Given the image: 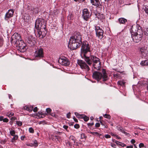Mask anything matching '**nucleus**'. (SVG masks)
Returning a JSON list of instances; mask_svg holds the SVG:
<instances>
[{
    "instance_id": "obj_1",
    "label": "nucleus",
    "mask_w": 148,
    "mask_h": 148,
    "mask_svg": "<svg viewBox=\"0 0 148 148\" xmlns=\"http://www.w3.org/2000/svg\"><path fill=\"white\" fill-rule=\"evenodd\" d=\"M131 36L133 41L136 43L140 42L142 37L143 32L140 27L138 25L132 26L131 28Z\"/></svg>"
},
{
    "instance_id": "obj_2",
    "label": "nucleus",
    "mask_w": 148,
    "mask_h": 148,
    "mask_svg": "<svg viewBox=\"0 0 148 148\" xmlns=\"http://www.w3.org/2000/svg\"><path fill=\"white\" fill-rule=\"evenodd\" d=\"M81 56L82 58L84 59L86 62L82 60H78L77 63L82 69L86 72H88L90 70L89 66H90L93 62L91 58V56L90 57L87 56L85 54L84 56L83 55Z\"/></svg>"
},
{
    "instance_id": "obj_3",
    "label": "nucleus",
    "mask_w": 148,
    "mask_h": 148,
    "mask_svg": "<svg viewBox=\"0 0 148 148\" xmlns=\"http://www.w3.org/2000/svg\"><path fill=\"white\" fill-rule=\"evenodd\" d=\"M93 78L99 81L101 79H102L103 81L107 80L108 78L105 70L102 69V72L95 71L93 73L92 75Z\"/></svg>"
},
{
    "instance_id": "obj_4",
    "label": "nucleus",
    "mask_w": 148,
    "mask_h": 148,
    "mask_svg": "<svg viewBox=\"0 0 148 148\" xmlns=\"http://www.w3.org/2000/svg\"><path fill=\"white\" fill-rule=\"evenodd\" d=\"M35 27L38 31L46 28V23L45 21L40 18L37 19L35 22Z\"/></svg>"
},
{
    "instance_id": "obj_5",
    "label": "nucleus",
    "mask_w": 148,
    "mask_h": 148,
    "mask_svg": "<svg viewBox=\"0 0 148 148\" xmlns=\"http://www.w3.org/2000/svg\"><path fill=\"white\" fill-rule=\"evenodd\" d=\"M81 55H83L84 56L86 55L88 52L90 51V45L87 41L83 42L81 49Z\"/></svg>"
},
{
    "instance_id": "obj_6",
    "label": "nucleus",
    "mask_w": 148,
    "mask_h": 148,
    "mask_svg": "<svg viewBox=\"0 0 148 148\" xmlns=\"http://www.w3.org/2000/svg\"><path fill=\"white\" fill-rule=\"evenodd\" d=\"M91 58L93 61V67L97 70H99L101 68V62L99 59L94 56H91Z\"/></svg>"
},
{
    "instance_id": "obj_7",
    "label": "nucleus",
    "mask_w": 148,
    "mask_h": 148,
    "mask_svg": "<svg viewBox=\"0 0 148 148\" xmlns=\"http://www.w3.org/2000/svg\"><path fill=\"white\" fill-rule=\"evenodd\" d=\"M70 41L74 42L81 44L82 43L81 36L79 33H77L74 36L70 38Z\"/></svg>"
},
{
    "instance_id": "obj_8",
    "label": "nucleus",
    "mask_w": 148,
    "mask_h": 148,
    "mask_svg": "<svg viewBox=\"0 0 148 148\" xmlns=\"http://www.w3.org/2000/svg\"><path fill=\"white\" fill-rule=\"evenodd\" d=\"M11 42L12 43L16 44L22 40L21 36L17 33H15L12 36Z\"/></svg>"
},
{
    "instance_id": "obj_9",
    "label": "nucleus",
    "mask_w": 148,
    "mask_h": 148,
    "mask_svg": "<svg viewBox=\"0 0 148 148\" xmlns=\"http://www.w3.org/2000/svg\"><path fill=\"white\" fill-rule=\"evenodd\" d=\"M35 57L40 59L44 57V53L43 49L41 48H38L34 53Z\"/></svg>"
},
{
    "instance_id": "obj_10",
    "label": "nucleus",
    "mask_w": 148,
    "mask_h": 148,
    "mask_svg": "<svg viewBox=\"0 0 148 148\" xmlns=\"http://www.w3.org/2000/svg\"><path fill=\"white\" fill-rule=\"evenodd\" d=\"M26 41L30 46H32L36 43V38L31 35H29L26 37Z\"/></svg>"
},
{
    "instance_id": "obj_11",
    "label": "nucleus",
    "mask_w": 148,
    "mask_h": 148,
    "mask_svg": "<svg viewBox=\"0 0 148 148\" xmlns=\"http://www.w3.org/2000/svg\"><path fill=\"white\" fill-rule=\"evenodd\" d=\"M95 28L97 36L99 39H101L103 36V31L99 26H95Z\"/></svg>"
},
{
    "instance_id": "obj_12",
    "label": "nucleus",
    "mask_w": 148,
    "mask_h": 148,
    "mask_svg": "<svg viewBox=\"0 0 148 148\" xmlns=\"http://www.w3.org/2000/svg\"><path fill=\"white\" fill-rule=\"evenodd\" d=\"M16 44L17 46L18 47L19 50L21 52H24L26 50V44L22 40Z\"/></svg>"
},
{
    "instance_id": "obj_13",
    "label": "nucleus",
    "mask_w": 148,
    "mask_h": 148,
    "mask_svg": "<svg viewBox=\"0 0 148 148\" xmlns=\"http://www.w3.org/2000/svg\"><path fill=\"white\" fill-rule=\"evenodd\" d=\"M81 44L78 43H77L69 41L68 46V47L71 50H75L77 48L79 47Z\"/></svg>"
},
{
    "instance_id": "obj_14",
    "label": "nucleus",
    "mask_w": 148,
    "mask_h": 148,
    "mask_svg": "<svg viewBox=\"0 0 148 148\" xmlns=\"http://www.w3.org/2000/svg\"><path fill=\"white\" fill-rule=\"evenodd\" d=\"M90 13L87 9H84L83 10L82 16L85 20L88 21L90 18Z\"/></svg>"
},
{
    "instance_id": "obj_15",
    "label": "nucleus",
    "mask_w": 148,
    "mask_h": 148,
    "mask_svg": "<svg viewBox=\"0 0 148 148\" xmlns=\"http://www.w3.org/2000/svg\"><path fill=\"white\" fill-rule=\"evenodd\" d=\"M59 63L64 66H67L70 64V62L66 58H60L58 60Z\"/></svg>"
},
{
    "instance_id": "obj_16",
    "label": "nucleus",
    "mask_w": 148,
    "mask_h": 148,
    "mask_svg": "<svg viewBox=\"0 0 148 148\" xmlns=\"http://www.w3.org/2000/svg\"><path fill=\"white\" fill-rule=\"evenodd\" d=\"M14 12V10L12 9H10L8 10L5 16V20H8L10 17L13 16Z\"/></svg>"
},
{
    "instance_id": "obj_17",
    "label": "nucleus",
    "mask_w": 148,
    "mask_h": 148,
    "mask_svg": "<svg viewBox=\"0 0 148 148\" xmlns=\"http://www.w3.org/2000/svg\"><path fill=\"white\" fill-rule=\"evenodd\" d=\"M147 47L145 46H143L140 48V51L141 54H143V55H144L143 54H144L145 55V53L147 51Z\"/></svg>"
},
{
    "instance_id": "obj_18",
    "label": "nucleus",
    "mask_w": 148,
    "mask_h": 148,
    "mask_svg": "<svg viewBox=\"0 0 148 148\" xmlns=\"http://www.w3.org/2000/svg\"><path fill=\"white\" fill-rule=\"evenodd\" d=\"M90 1L92 5L99 6L100 5L99 0H90Z\"/></svg>"
},
{
    "instance_id": "obj_19",
    "label": "nucleus",
    "mask_w": 148,
    "mask_h": 148,
    "mask_svg": "<svg viewBox=\"0 0 148 148\" xmlns=\"http://www.w3.org/2000/svg\"><path fill=\"white\" fill-rule=\"evenodd\" d=\"M41 32V34L42 35L41 37V38H43L45 36L46 33V30L45 28L44 29H42L40 30Z\"/></svg>"
},
{
    "instance_id": "obj_20",
    "label": "nucleus",
    "mask_w": 148,
    "mask_h": 148,
    "mask_svg": "<svg viewBox=\"0 0 148 148\" xmlns=\"http://www.w3.org/2000/svg\"><path fill=\"white\" fill-rule=\"evenodd\" d=\"M118 21L120 24H124L127 21V20L123 18H119Z\"/></svg>"
},
{
    "instance_id": "obj_21",
    "label": "nucleus",
    "mask_w": 148,
    "mask_h": 148,
    "mask_svg": "<svg viewBox=\"0 0 148 148\" xmlns=\"http://www.w3.org/2000/svg\"><path fill=\"white\" fill-rule=\"evenodd\" d=\"M33 107V106H30V107L25 106L24 107L25 110H26L29 112H31L32 111Z\"/></svg>"
},
{
    "instance_id": "obj_22",
    "label": "nucleus",
    "mask_w": 148,
    "mask_h": 148,
    "mask_svg": "<svg viewBox=\"0 0 148 148\" xmlns=\"http://www.w3.org/2000/svg\"><path fill=\"white\" fill-rule=\"evenodd\" d=\"M140 64L142 66H147L148 65V60L143 61Z\"/></svg>"
},
{
    "instance_id": "obj_23",
    "label": "nucleus",
    "mask_w": 148,
    "mask_h": 148,
    "mask_svg": "<svg viewBox=\"0 0 148 148\" xmlns=\"http://www.w3.org/2000/svg\"><path fill=\"white\" fill-rule=\"evenodd\" d=\"M75 114L78 118L79 119H83L84 115L83 114H80L77 112H75Z\"/></svg>"
},
{
    "instance_id": "obj_24",
    "label": "nucleus",
    "mask_w": 148,
    "mask_h": 148,
    "mask_svg": "<svg viewBox=\"0 0 148 148\" xmlns=\"http://www.w3.org/2000/svg\"><path fill=\"white\" fill-rule=\"evenodd\" d=\"M29 146H33L35 147H37L38 146V144L36 140H35L33 144H32L31 145H30Z\"/></svg>"
},
{
    "instance_id": "obj_25",
    "label": "nucleus",
    "mask_w": 148,
    "mask_h": 148,
    "mask_svg": "<svg viewBox=\"0 0 148 148\" xmlns=\"http://www.w3.org/2000/svg\"><path fill=\"white\" fill-rule=\"evenodd\" d=\"M59 13V11L57 9L54 10L52 12V14L53 16L57 15Z\"/></svg>"
},
{
    "instance_id": "obj_26",
    "label": "nucleus",
    "mask_w": 148,
    "mask_h": 148,
    "mask_svg": "<svg viewBox=\"0 0 148 148\" xmlns=\"http://www.w3.org/2000/svg\"><path fill=\"white\" fill-rule=\"evenodd\" d=\"M69 139H70V140H72L73 141L74 143L75 144V138L74 136H70L69 137Z\"/></svg>"
},
{
    "instance_id": "obj_27",
    "label": "nucleus",
    "mask_w": 148,
    "mask_h": 148,
    "mask_svg": "<svg viewBox=\"0 0 148 148\" xmlns=\"http://www.w3.org/2000/svg\"><path fill=\"white\" fill-rule=\"evenodd\" d=\"M116 143L117 144H119V145L121 146L122 147H125L126 146V145L121 142L117 141Z\"/></svg>"
},
{
    "instance_id": "obj_28",
    "label": "nucleus",
    "mask_w": 148,
    "mask_h": 148,
    "mask_svg": "<svg viewBox=\"0 0 148 148\" xmlns=\"http://www.w3.org/2000/svg\"><path fill=\"white\" fill-rule=\"evenodd\" d=\"M118 84L120 86H123L124 85L125 82L122 81H119L118 82Z\"/></svg>"
},
{
    "instance_id": "obj_29",
    "label": "nucleus",
    "mask_w": 148,
    "mask_h": 148,
    "mask_svg": "<svg viewBox=\"0 0 148 148\" xmlns=\"http://www.w3.org/2000/svg\"><path fill=\"white\" fill-rule=\"evenodd\" d=\"M117 129L119 130L121 132H122L123 133L125 134L126 133V132L123 130V128H122L121 127H118Z\"/></svg>"
},
{
    "instance_id": "obj_30",
    "label": "nucleus",
    "mask_w": 148,
    "mask_h": 148,
    "mask_svg": "<svg viewBox=\"0 0 148 148\" xmlns=\"http://www.w3.org/2000/svg\"><path fill=\"white\" fill-rule=\"evenodd\" d=\"M83 119L85 121H87L89 119V118L84 115Z\"/></svg>"
},
{
    "instance_id": "obj_31",
    "label": "nucleus",
    "mask_w": 148,
    "mask_h": 148,
    "mask_svg": "<svg viewBox=\"0 0 148 148\" xmlns=\"http://www.w3.org/2000/svg\"><path fill=\"white\" fill-rule=\"evenodd\" d=\"M103 116L104 117L108 119H110V116L109 114H105Z\"/></svg>"
},
{
    "instance_id": "obj_32",
    "label": "nucleus",
    "mask_w": 148,
    "mask_h": 148,
    "mask_svg": "<svg viewBox=\"0 0 148 148\" xmlns=\"http://www.w3.org/2000/svg\"><path fill=\"white\" fill-rule=\"evenodd\" d=\"M41 31L40 30H38V34L37 35V36H38V37H39L40 38H41V37L42 36V35L41 34Z\"/></svg>"
},
{
    "instance_id": "obj_33",
    "label": "nucleus",
    "mask_w": 148,
    "mask_h": 148,
    "mask_svg": "<svg viewBox=\"0 0 148 148\" xmlns=\"http://www.w3.org/2000/svg\"><path fill=\"white\" fill-rule=\"evenodd\" d=\"M10 134L12 136L15 135V132L14 130H12L10 132Z\"/></svg>"
},
{
    "instance_id": "obj_34",
    "label": "nucleus",
    "mask_w": 148,
    "mask_h": 148,
    "mask_svg": "<svg viewBox=\"0 0 148 148\" xmlns=\"http://www.w3.org/2000/svg\"><path fill=\"white\" fill-rule=\"evenodd\" d=\"M145 11L146 13L148 15V6H146L145 7Z\"/></svg>"
},
{
    "instance_id": "obj_35",
    "label": "nucleus",
    "mask_w": 148,
    "mask_h": 148,
    "mask_svg": "<svg viewBox=\"0 0 148 148\" xmlns=\"http://www.w3.org/2000/svg\"><path fill=\"white\" fill-rule=\"evenodd\" d=\"M29 131L31 133H33L34 132V130L32 127H30L29 129Z\"/></svg>"
},
{
    "instance_id": "obj_36",
    "label": "nucleus",
    "mask_w": 148,
    "mask_h": 148,
    "mask_svg": "<svg viewBox=\"0 0 148 148\" xmlns=\"http://www.w3.org/2000/svg\"><path fill=\"white\" fill-rule=\"evenodd\" d=\"M13 138L12 139V140H17L18 138V136L17 135H14Z\"/></svg>"
},
{
    "instance_id": "obj_37",
    "label": "nucleus",
    "mask_w": 148,
    "mask_h": 148,
    "mask_svg": "<svg viewBox=\"0 0 148 148\" xmlns=\"http://www.w3.org/2000/svg\"><path fill=\"white\" fill-rule=\"evenodd\" d=\"M139 146L140 148L145 147L144 144L142 143H140L139 144Z\"/></svg>"
},
{
    "instance_id": "obj_38",
    "label": "nucleus",
    "mask_w": 148,
    "mask_h": 148,
    "mask_svg": "<svg viewBox=\"0 0 148 148\" xmlns=\"http://www.w3.org/2000/svg\"><path fill=\"white\" fill-rule=\"evenodd\" d=\"M16 124L18 126H21L22 124V123L20 121H17L16 122Z\"/></svg>"
},
{
    "instance_id": "obj_39",
    "label": "nucleus",
    "mask_w": 148,
    "mask_h": 148,
    "mask_svg": "<svg viewBox=\"0 0 148 148\" xmlns=\"http://www.w3.org/2000/svg\"><path fill=\"white\" fill-rule=\"evenodd\" d=\"M3 44V40L2 38L0 37V47Z\"/></svg>"
},
{
    "instance_id": "obj_40",
    "label": "nucleus",
    "mask_w": 148,
    "mask_h": 148,
    "mask_svg": "<svg viewBox=\"0 0 148 148\" xmlns=\"http://www.w3.org/2000/svg\"><path fill=\"white\" fill-rule=\"evenodd\" d=\"M46 111L47 113H50L51 111V110L49 108H47L46 109Z\"/></svg>"
},
{
    "instance_id": "obj_41",
    "label": "nucleus",
    "mask_w": 148,
    "mask_h": 148,
    "mask_svg": "<svg viewBox=\"0 0 148 148\" xmlns=\"http://www.w3.org/2000/svg\"><path fill=\"white\" fill-rule=\"evenodd\" d=\"M54 137L55 139H57L59 141L60 140V137L59 136H54Z\"/></svg>"
},
{
    "instance_id": "obj_42",
    "label": "nucleus",
    "mask_w": 148,
    "mask_h": 148,
    "mask_svg": "<svg viewBox=\"0 0 148 148\" xmlns=\"http://www.w3.org/2000/svg\"><path fill=\"white\" fill-rule=\"evenodd\" d=\"M74 127L76 129H78L79 127V125L78 124H76L74 125Z\"/></svg>"
},
{
    "instance_id": "obj_43",
    "label": "nucleus",
    "mask_w": 148,
    "mask_h": 148,
    "mask_svg": "<svg viewBox=\"0 0 148 148\" xmlns=\"http://www.w3.org/2000/svg\"><path fill=\"white\" fill-rule=\"evenodd\" d=\"M81 137L82 139L85 138V136L84 134H82L81 135Z\"/></svg>"
},
{
    "instance_id": "obj_44",
    "label": "nucleus",
    "mask_w": 148,
    "mask_h": 148,
    "mask_svg": "<svg viewBox=\"0 0 148 148\" xmlns=\"http://www.w3.org/2000/svg\"><path fill=\"white\" fill-rule=\"evenodd\" d=\"M3 121L4 122L7 123L8 121V119L7 118H5L3 119Z\"/></svg>"
},
{
    "instance_id": "obj_45",
    "label": "nucleus",
    "mask_w": 148,
    "mask_h": 148,
    "mask_svg": "<svg viewBox=\"0 0 148 148\" xmlns=\"http://www.w3.org/2000/svg\"><path fill=\"white\" fill-rule=\"evenodd\" d=\"M63 127L64 129H65V130H66L67 131H68V130H67V129L68 127V126H67V125H64L63 126Z\"/></svg>"
},
{
    "instance_id": "obj_46",
    "label": "nucleus",
    "mask_w": 148,
    "mask_h": 148,
    "mask_svg": "<svg viewBox=\"0 0 148 148\" xmlns=\"http://www.w3.org/2000/svg\"><path fill=\"white\" fill-rule=\"evenodd\" d=\"M100 126V124L99 123H96L95 125V126L96 127H99Z\"/></svg>"
},
{
    "instance_id": "obj_47",
    "label": "nucleus",
    "mask_w": 148,
    "mask_h": 148,
    "mask_svg": "<svg viewBox=\"0 0 148 148\" xmlns=\"http://www.w3.org/2000/svg\"><path fill=\"white\" fill-rule=\"evenodd\" d=\"M105 137L106 138H110V136L109 135L106 134L105 135Z\"/></svg>"
},
{
    "instance_id": "obj_48",
    "label": "nucleus",
    "mask_w": 148,
    "mask_h": 148,
    "mask_svg": "<svg viewBox=\"0 0 148 148\" xmlns=\"http://www.w3.org/2000/svg\"><path fill=\"white\" fill-rule=\"evenodd\" d=\"M38 108L37 107H35L33 109V111L34 112H36L37 111Z\"/></svg>"
},
{
    "instance_id": "obj_49",
    "label": "nucleus",
    "mask_w": 148,
    "mask_h": 148,
    "mask_svg": "<svg viewBox=\"0 0 148 148\" xmlns=\"http://www.w3.org/2000/svg\"><path fill=\"white\" fill-rule=\"evenodd\" d=\"M70 114H71V113L70 112L68 113L66 115L67 117L68 118H70V116H71Z\"/></svg>"
},
{
    "instance_id": "obj_50",
    "label": "nucleus",
    "mask_w": 148,
    "mask_h": 148,
    "mask_svg": "<svg viewBox=\"0 0 148 148\" xmlns=\"http://www.w3.org/2000/svg\"><path fill=\"white\" fill-rule=\"evenodd\" d=\"M14 114V113L12 112L10 113L8 115V116L10 117L11 116H12Z\"/></svg>"
},
{
    "instance_id": "obj_51",
    "label": "nucleus",
    "mask_w": 148,
    "mask_h": 148,
    "mask_svg": "<svg viewBox=\"0 0 148 148\" xmlns=\"http://www.w3.org/2000/svg\"><path fill=\"white\" fill-rule=\"evenodd\" d=\"M135 142H136L135 140L134 139H132L131 141V142L132 144L134 143H135Z\"/></svg>"
},
{
    "instance_id": "obj_52",
    "label": "nucleus",
    "mask_w": 148,
    "mask_h": 148,
    "mask_svg": "<svg viewBox=\"0 0 148 148\" xmlns=\"http://www.w3.org/2000/svg\"><path fill=\"white\" fill-rule=\"evenodd\" d=\"M91 134H97L98 135L99 134L97 132H92L91 133Z\"/></svg>"
},
{
    "instance_id": "obj_53",
    "label": "nucleus",
    "mask_w": 148,
    "mask_h": 148,
    "mask_svg": "<svg viewBox=\"0 0 148 148\" xmlns=\"http://www.w3.org/2000/svg\"><path fill=\"white\" fill-rule=\"evenodd\" d=\"M84 0H74V1L76 2H81L84 1Z\"/></svg>"
},
{
    "instance_id": "obj_54",
    "label": "nucleus",
    "mask_w": 148,
    "mask_h": 148,
    "mask_svg": "<svg viewBox=\"0 0 148 148\" xmlns=\"http://www.w3.org/2000/svg\"><path fill=\"white\" fill-rule=\"evenodd\" d=\"M73 119H74L75 121V122H78L77 120L75 118V116H74L73 117Z\"/></svg>"
},
{
    "instance_id": "obj_55",
    "label": "nucleus",
    "mask_w": 148,
    "mask_h": 148,
    "mask_svg": "<svg viewBox=\"0 0 148 148\" xmlns=\"http://www.w3.org/2000/svg\"><path fill=\"white\" fill-rule=\"evenodd\" d=\"M94 124V123H88V126L90 125L91 126L93 125Z\"/></svg>"
},
{
    "instance_id": "obj_56",
    "label": "nucleus",
    "mask_w": 148,
    "mask_h": 148,
    "mask_svg": "<svg viewBox=\"0 0 148 148\" xmlns=\"http://www.w3.org/2000/svg\"><path fill=\"white\" fill-rule=\"evenodd\" d=\"M25 138V136H22L21 137V140H24Z\"/></svg>"
},
{
    "instance_id": "obj_57",
    "label": "nucleus",
    "mask_w": 148,
    "mask_h": 148,
    "mask_svg": "<svg viewBox=\"0 0 148 148\" xmlns=\"http://www.w3.org/2000/svg\"><path fill=\"white\" fill-rule=\"evenodd\" d=\"M127 148H133V146L132 145L128 146H127Z\"/></svg>"
},
{
    "instance_id": "obj_58",
    "label": "nucleus",
    "mask_w": 148,
    "mask_h": 148,
    "mask_svg": "<svg viewBox=\"0 0 148 148\" xmlns=\"http://www.w3.org/2000/svg\"><path fill=\"white\" fill-rule=\"evenodd\" d=\"M145 32L146 34L148 35V28L146 29L145 30Z\"/></svg>"
},
{
    "instance_id": "obj_59",
    "label": "nucleus",
    "mask_w": 148,
    "mask_h": 148,
    "mask_svg": "<svg viewBox=\"0 0 148 148\" xmlns=\"http://www.w3.org/2000/svg\"><path fill=\"white\" fill-rule=\"evenodd\" d=\"M16 119V118L15 117H12L11 118V119L12 120V121H14V120H15Z\"/></svg>"
},
{
    "instance_id": "obj_60",
    "label": "nucleus",
    "mask_w": 148,
    "mask_h": 148,
    "mask_svg": "<svg viewBox=\"0 0 148 148\" xmlns=\"http://www.w3.org/2000/svg\"><path fill=\"white\" fill-rule=\"evenodd\" d=\"M74 123H69V124L70 126H72L73 125Z\"/></svg>"
},
{
    "instance_id": "obj_61",
    "label": "nucleus",
    "mask_w": 148,
    "mask_h": 148,
    "mask_svg": "<svg viewBox=\"0 0 148 148\" xmlns=\"http://www.w3.org/2000/svg\"><path fill=\"white\" fill-rule=\"evenodd\" d=\"M3 116H1L0 117V121H2L3 120Z\"/></svg>"
},
{
    "instance_id": "obj_62",
    "label": "nucleus",
    "mask_w": 148,
    "mask_h": 148,
    "mask_svg": "<svg viewBox=\"0 0 148 148\" xmlns=\"http://www.w3.org/2000/svg\"><path fill=\"white\" fill-rule=\"evenodd\" d=\"M67 144H69V146H71V144L70 142L68 141L67 142Z\"/></svg>"
},
{
    "instance_id": "obj_63",
    "label": "nucleus",
    "mask_w": 148,
    "mask_h": 148,
    "mask_svg": "<svg viewBox=\"0 0 148 148\" xmlns=\"http://www.w3.org/2000/svg\"><path fill=\"white\" fill-rule=\"evenodd\" d=\"M38 114H41V115H44L43 114H42V112H38Z\"/></svg>"
},
{
    "instance_id": "obj_64",
    "label": "nucleus",
    "mask_w": 148,
    "mask_h": 148,
    "mask_svg": "<svg viewBox=\"0 0 148 148\" xmlns=\"http://www.w3.org/2000/svg\"><path fill=\"white\" fill-rule=\"evenodd\" d=\"M116 146V145L114 144H113L112 145V146L113 147H115V146Z\"/></svg>"
}]
</instances>
